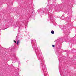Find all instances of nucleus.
<instances>
[{"instance_id":"f257e3e1","label":"nucleus","mask_w":76,"mask_h":76,"mask_svg":"<svg viewBox=\"0 0 76 76\" xmlns=\"http://www.w3.org/2000/svg\"><path fill=\"white\" fill-rule=\"evenodd\" d=\"M19 43H20V41L18 40L17 42V45H18V44H19Z\"/></svg>"},{"instance_id":"f03ea898","label":"nucleus","mask_w":76,"mask_h":76,"mask_svg":"<svg viewBox=\"0 0 76 76\" xmlns=\"http://www.w3.org/2000/svg\"><path fill=\"white\" fill-rule=\"evenodd\" d=\"M51 33L52 34H54V31L53 30H52L51 31Z\"/></svg>"},{"instance_id":"7ed1b4c3","label":"nucleus","mask_w":76,"mask_h":76,"mask_svg":"<svg viewBox=\"0 0 76 76\" xmlns=\"http://www.w3.org/2000/svg\"><path fill=\"white\" fill-rule=\"evenodd\" d=\"M55 46H54V45H52V47H54Z\"/></svg>"},{"instance_id":"20e7f679","label":"nucleus","mask_w":76,"mask_h":76,"mask_svg":"<svg viewBox=\"0 0 76 76\" xmlns=\"http://www.w3.org/2000/svg\"><path fill=\"white\" fill-rule=\"evenodd\" d=\"M14 42L15 43H16V41H15V40H14Z\"/></svg>"},{"instance_id":"39448f33","label":"nucleus","mask_w":76,"mask_h":76,"mask_svg":"<svg viewBox=\"0 0 76 76\" xmlns=\"http://www.w3.org/2000/svg\"><path fill=\"white\" fill-rule=\"evenodd\" d=\"M31 44H32V40H31Z\"/></svg>"},{"instance_id":"423d86ee","label":"nucleus","mask_w":76,"mask_h":76,"mask_svg":"<svg viewBox=\"0 0 76 76\" xmlns=\"http://www.w3.org/2000/svg\"><path fill=\"white\" fill-rule=\"evenodd\" d=\"M1 27V26H0V27Z\"/></svg>"}]
</instances>
